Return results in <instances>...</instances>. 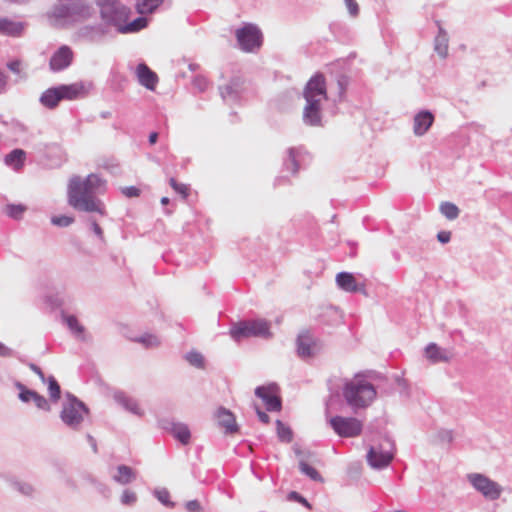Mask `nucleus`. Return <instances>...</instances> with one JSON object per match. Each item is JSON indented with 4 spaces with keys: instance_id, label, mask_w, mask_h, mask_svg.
Masks as SVG:
<instances>
[{
    "instance_id": "nucleus-1",
    "label": "nucleus",
    "mask_w": 512,
    "mask_h": 512,
    "mask_svg": "<svg viewBox=\"0 0 512 512\" xmlns=\"http://www.w3.org/2000/svg\"><path fill=\"white\" fill-rule=\"evenodd\" d=\"M102 184V179L96 174H89L84 180L80 176H73L68 184L69 205L78 211L105 215V206L96 197Z\"/></svg>"
},
{
    "instance_id": "nucleus-2",
    "label": "nucleus",
    "mask_w": 512,
    "mask_h": 512,
    "mask_svg": "<svg viewBox=\"0 0 512 512\" xmlns=\"http://www.w3.org/2000/svg\"><path fill=\"white\" fill-rule=\"evenodd\" d=\"M303 97L306 101L302 115L304 124L311 127L322 126L321 105L324 100H327V88L323 74L316 73L309 79L304 87Z\"/></svg>"
},
{
    "instance_id": "nucleus-3",
    "label": "nucleus",
    "mask_w": 512,
    "mask_h": 512,
    "mask_svg": "<svg viewBox=\"0 0 512 512\" xmlns=\"http://www.w3.org/2000/svg\"><path fill=\"white\" fill-rule=\"evenodd\" d=\"M91 87V83L85 82L60 84L46 89L41 94L39 102L43 107L52 110L59 105L61 100H75L85 97Z\"/></svg>"
},
{
    "instance_id": "nucleus-4",
    "label": "nucleus",
    "mask_w": 512,
    "mask_h": 512,
    "mask_svg": "<svg viewBox=\"0 0 512 512\" xmlns=\"http://www.w3.org/2000/svg\"><path fill=\"white\" fill-rule=\"evenodd\" d=\"M342 393L347 405L354 411L371 405L377 394L373 384L366 380L346 382Z\"/></svg>"
},
{
    "instance_id": "nucleus-5",
    "label": "nucleus",
    "mask_w": 512,
    "mask_h": 512,
    "mask_svg": "<svg viewBox=\"0 0 512 512\" xmlns=\"http://www.w3.org/2000/svg\"><path fill=\"white\" fill-rule=\"evenodd\" d=\"M69 3H58L53 6L51 17L66 22H83L93 17V6L83 0H70Z\"/></svg>"
},
{
    "instance_id": "nucleus-6",
    "label": "nucleus",
    "mask_w": 512,
    "mask_h": 512,
    "mask_svg": "<svg viewBox=\"0 0 512 512\" xmlns=\"http://www.w3.org/2000/svg\"><path fill=\"white\" fill-rule=\"evenodd\" d=\"M95 2L105 26L114 27L119 32L123 22L129 20L131 10L120 0H95Z\"/></svg>"
},
{
    "instance_id": "nucleus-7",
    "label": "nucleus",
    "mask_w": 512,
    "mask_h": 512,
    "mask_svg": "<svg viewBox=\"0 0 512 512\" xmlns=\"http://www.w3.org/2000/svg\"><path fill=\"white\" fill-rule=\"evenodd\" d=\"M66 397L67 400L62 405L60 418L67 427L72 430H78L84 420V416L89 414V409L84 402L73 394L67 393Z\"/></svg>"
},
{
    "instance_id": "nucleus-8",
    "label": "nucleus",
    "mask_w": 512,
    "mask_h": 512,
    "mask_svg": "<svg viewBox=\"0 0 512 512\" xmlns=\"http://www.w3.org/2000/svg\"><path fill=\"white\" fill-rule=\"evenodd\" d=\"M236 39L242 51L252 52L261 46L262 33L256 25L247 23L236 30Z\"/></svg>"
},
{
    "instance_id": "nucleus-9",
    "label": "nucleus",
    "mask_w": 512,
    "mask_h": 512,
    "mask_svg": "<svg viewBox=\"0 0 512 512\" xmlns=\"http://www.w3.org/2000/svg\"><path fill=\"white\" fill-rule=\"evenodd\" d=\"M329 424L338 436L344 438L360 435L363 428L361 421L354 417L334 416L329 419Z\"/></svg>"
},
{
    "instance_id": "nucleus-10",
    "label": "nucleus",
    "mask_w": 512,
    "mask_h": 512,
    "mask_svg": "<svg viewBox=\"0 0 512 512\" xmlns=\"http://www.w3.org/2000/svg\"><path fill=\"white\" fill-rule=\"evenodd\" d=\"M471 485L488 500H497L502 493V487L487 476L479 473L468 475Z\"/></svg>"
},
{
    "instance_id": "nucleus-11",
    "label": "nucleus",
    "mask_w": 512,
    "mask_h": 512,
    "mask_svg": "<svg viewBox=\"0 0 512 512\" xmlns=\"http://www.w3.org/2000/svg\"><path fill=\"white\" fill-rule=\"evenodd\" d=\"M275 389V384H271L269 386H258L255 389V395L262 399L267 410L271 412L280 411L282 407L281 398L274 394Z\"/></svg>"
},
{
    "instance_id": "nucleus-12",
    "label": "nucleus",
    "mask_w": 512,
    "mask_h": 512,
    "mask_svg": "<svg viewBox=\"0 0 512 512\" xmlns=\"http://www.w3.org/2000/svg\"><path fill=\"white\" fill-rule=\"evenodd\" d=\"M72 60V49L67 45H63L53 53L50 58L49 66L54 72L62 71L71 65Z\"/></svg>"
},
{
    "instance_id": "nucleus-13",
    "label": "nucleus",
    "mask_w": 512,
    "mask_h": 512,
    "mask_svg": "<svg viewBox=\"0 0 512 512\" xmlns=\"http://www.w3.org/2000/svg\"><path fill=\"white\" fill-rule=\"evenodd\" d=\"M305 151L302 147H291L287 149L286 156L283 159V168L285 171L296 175L300 169Z\"/></svg>"
},
{
    "instance_id": "nucleus-14",
    "label": "nucleus",
    "mask_w": 512,
    "mask_h": 512,
    "mask_svg": "<svg viewBox=\"0 0 512 512\" xmlns=\"http://www.w3.org/2000/svg\"><path fill=\"white\" fill-rule=\"evenodd\" d=\"M393 459V454L381 448L371 447L367 453V462L374 469L387 467Z\"/></svg>"
},
{
    "instance_id": "nucleus-15",
    "label": "nucleus",
    "mask_w": 512,
    "mask_h": 512,
    "mask_svg": "<svg viewBox=\"0 0 512 512\" xmlns=\"http://www.w3.org/2000/svg\"><path fill=\"white\" fill-rule=\"evenodd\" d=\"M106 33L107 30L105 26L102 24L84 25L80 27L77 31V35L79 38L91 43L100 42L104 38Z\"/></svg>"
},
{
    "instance_id": "nucleus-16",
    "label": "nucleus",
    "mask_w": 512,
    "mask_h": 512,
    "mask_svg": "<svg viewBox=\"0 0 512 512\" xmlns=\"http://www.w3.org/2000/svg\"><path fill=\"white\" fill-rule=\"evenodd\" d=\"M136 76L138 82L150 91H154L158 83L157 74L152 71L145 63H139L136 67Z\"/></svg>"
},
{
    "instance_id": "nucleus-17",
    "label": "nucleus",
    "mask_w": 512,
    "mask_h": 512,
    "mask_svg": "<svg viewBox=\"0 0 512 512\" xmlns=\"http://www.w3.org/2000/svg\"><path fill=\"white\" fill-rule=\"evenodd\" d=\"M434 122V115L429 110H422L414 116L413 132L416 136L427 133Z\"/></svg>"
},
{
    "instance_id": "nucleus-18",
    "label": "nucleus",
    "mask_w": 512,
    "mask_h": 512,
    "mask_svg": "<svg viewBox=\"0 0 512 512\" xmlns=\"http://www.w3.org/2000/svg\"><path fill=\"white\" fill-rule=\"evenodd\" d=\"M295 454L300 457L298 467L302 474L315 482L324 481L321 474L308 463L309 456L311 455L309 451L303 452L299 449H295Z\"/></svg>"
},
{
    "instance_id": "nucleus-19",
    "label": "nucleus",
    "mask_w": 512,
    "mask_h": 512,
    "mask_svg": "<svg viewBox=\"0 0 512 512\" xmlns=\"http://www.w3.org/2000/svg\"><path fill=\"white\" fill-rule=\"evenodd\" d=\"M216 418L218 425L225 429L226 434H234L238 431L235 416L230 410L224 407L218 408Z\"/></svg>"
},
{
    "instance_id": "nucleus-20",
    "label": "nucleus",
    "mask_w": 512,
    "mask_h": 512,
    "mask_svg": "<svg viewBox=\"0 0 512 512\" xmlns=\"http://www.w3.org/2000/svg\"><path fill=\"white\" fill-rule=\"evenodd\" d=\"M297 354L302 359H307L315 354L316 345L308 333H301L296 340Z\"/></svg>"
},
{
    "instance_id": "nucleus-21",
    "label": "nucleus",
    "mask_w": 512,
    "mask_h": 512,
    "mask_svg": "<svg viewBox=\"0 0 512 512\" xmlns=\"http://www.w3.org/2000/svg\"><path fill=\"white\" fill-rule=\"evenodd\" d=\"M219 91L225 102H236L242 91L241 80L239 78H233L228 84L220 86Z\"/></svg>"
},
{
    "instance_id": "nucleus-22",
    "label": "nucleus",
    "mask_w": 512,
    "mask_h": 512,
    "mask_svg": "<svg viewBox=\"0 0 512 512\" xmlns=\"http://www.w3.org/2000/svg\"><path fill=\"white\" fill-rule=\"evenodd\" d=\"M336 283L340 289L346 292H358L363 290V286L359 285L354 275L349 272L338 273Z\"/></svg>"
},
{
    "instance_id": "nucleus-23",
    "label": "nucleus",
    "mask_w": 512,
    "mask_h": 512,
    "mask_svg": "<svg viewBox=\"0 0 512 512\" xmlns=\"http://www.w3.org/2000/svg\"><path fill=\"white\" fill-rule=\"evenodd\" d=\"M115 401L121 405L126 411L136 415L143 416L144 411L140 408L138 401L130 396H127L123 392L116 393L114 395Z\"/></svg>"
},
{
    "instance_id": "nucleus-24",
    "label": "nucleus",
    "mask_w": 512,
    "mask_h": 512,
    "mask_svg": "<svg viewBox=\"0 0 512 512\" xmlns=\"http://www.w3.org/2000/svg\"><path fill=\"white\" fill-rule=\"evenodd\" d=\"M62 321L66 324L67 328L70 330V332L79 340L85 339V328L84 326L78 321L77 317L75 315H70L62 312L61 314Z\"/></svg>"
},
{
    "instance_id": "nucleus-25",
    "label": "nucleus",
    "mask_w": 512,
    "mask_h": 512,
    "mask_svg": "<svg viewBox=\"0 0 512 512\" xmlns=\"http://www.w3.org/2000/svg\"><path fill=\"white\" fill-rule=\"evenodd\" d=\"M249 326L252 337L268 339L272 336L270 332V324L264 319L251 320L249 321Z\"/></svg>"
},
{
    "instance_id": "nucleus-26",
    "label": "nucleus",
    "mask_w": 512,
    "mask_h": 512,
    "mask_svg": "<svg viewBox=\"0 0 512 512\" xmlns=\"http://www.w3.org/2000/svg\"><path fill=\"white\" fill-rule=\"evenodd\" d=\"M425 356L432 363L448 362L447 351L439 347L436 343H429L425 348Z\"/></svg>"
},
{
    "instance_id": "nucleus-27",
    "label": "nucleus",
    "mask_w": 512,
    "mask_h": 512,
    "mask_svg": "<svg viewBox=\"0 0 512 512\" xmlns=\"http://www.w3.org/2000/svg\"><path fill=\"white\" fill-rule=\"evenodd\" d=\"M26 159V152L22 149H14L5 155L4 162L7 166L12 167L15 171H19Z\"/></svg>"
},
{
    "instance_id": "nucleus-28",
    "label": "nucleus",
    "mask_w": 512,
    "mask_h": 512,
    "mask_svg": "<svg viewBox=\"0 0 512 512\" xmlns=\"http://www.w3.org/2000/svg\"><path fill=\"white\" fill-rule=\"evenodd\" d=\"M438 34L434 40V50L441 57L446 58L448 55V34L443 27L438 26Z\"/></svg>"
},
{
    "instance_id": "nucleus-29",
    "label": "nucleus",
    "mask_w": 512,
    "mask_h": 512,
    "mask_svg": "<svg viewBox=\"0 0 512 512\" xmlns=\"http://www.w3.org/2000/svg\"><path fill=\"white\" fill-rule=\"evenodd\" d=\"M249 321H239L234 323L230 328V336L235 341L252 337L250 334Z\"/></svg>"
},
{
    "instance_id": "nucleus-30",
    "label": "nucleus",
    "mask_w": 512,
    "mask_h": 512,
    "mask_svg": "<svg viewBox=\"0 0 512 512\" xmlns=\"http://www.w3.org/2000/svg\"><path fill=\"white\" fill-rule=\"evenodd\" d=\"M135 471L127 465H119L117 467V474L113 476V480L121 485H126L135 480Z\"/></svg>"
},
{
    "instance_id": "nucleus-31",
    "label": "nucleus",
    "mask_w": 512,
    "mask_h": 512,
    "mask_svg": "<svg viewBox=\"0 0 512 512\" xmlns=\"http://www.w3.org/2000/svg\"><path fill=\"white\" fill-rule=\"evenodd\" d=\"M171 434L182 445H188L190 443L191 432H190L188 425L185 423L177 422L173 426V430H172Z\"/></svg>"
},
{
    "instance_id": "nucleus-32",
    "label": "nucleus",
    "mask_w": 512,
    "mask_h": 512,
    "mask_svg": "<svg viewBox=\"0 0 512 512\" xmlns=\"http://www.w3.org/2000/svg\"><path fill=\"white\" fill-rule=\"evenodd\" d=\"M148 25V20L145 17H137L131 22H123L121 28L119 29V33L121 34H129L136 33L144 29Z\"/></svg>"
},
{
    "instance_id": "nucleus-33",
    "label": "nucleus",
    "mask_w": 512,
    "mask_h": 512,
    "mask_svg": "<svg viewBox=\"0 0 512 512\" xmlns=\"http://www.w3.org/2000/svg\"><path fill=\"white\" fill-rule=\"evenodd\" d=\"M23 26L21 23L10 21L6 18H0V33L18 36L21 34Z\"/></svg>"
},
{
    "instance_id": "nucleus-34",
    "label": "nucleus",
    "mask_w": 512,
    "mask_h": 512,
    "mask_svg": "<svg viewBox=\"0 0 512 512\" xmlns=\"http://www.w3.org/2000/svg\"><path fill=\"white\" fill-rule=\"evenodd\" d=\"M163 0H138L136 8L139 14H149L154 12L161 4Z\"/></svg>"
},
{
    "instance_id": "nucleus-35",
    "label": "nucleus",
    "mask_w": 512,
    "mask_h": 512,
    "mask_svg": "<svg viewBox=\"0 0 512 512\" xmlns=\"http://www.w3.org/2000/svg\"><path fill=\"white\" fill-rule=\"evenodd\" d=\"M50 400L57 402L61 397V387L54 376L46 378Z\"/></svg>"
},
{
    "instance_id": "nucleus-36",
    "label": "nucleus",
    "mask_w": 512,
    "mask_h": 512,
    "mask_svg": "<svg viewBox=\"0 0 512 512\" xmlns=\"http://www.w3.org/2000/svg\"><path fill=\"white\" fill-rule=\"evenodd\" d=\"M439 210L448 220H455L460 214L459 208L454 203L447 201L440 204Z\"/></svg>"
},
{
    "instance_id": "nucleus-37",
    "label": "nucleus",
    "mask_w": 512,
    "mask_h": 512,
    "mask_svg": "<svg viewBox=\"0 0 512 512\" xmlns=\"http://www.w3.org/2000/svg\"><path fill=\"white\" fill-rule=\"evenodd\" d=\"M26 210L27 207L23 204H7L5 207L6 215L14 220L22 219Z\"/></svg>"
},
{
    "instance_id": "nucleus-38",
    "label": "nucleus",
    "mask_w": 512,
    "mask_h": 512,
    "mask_svg": "<svg viewBox=\"0 0 512 512\" xmlns=\"http://www.w3.org/2000/svg\"><path fill=\"white\" fill-rule=\"evenodd\" d=\"M277 436L280 441L289 443L293 439V433L290 427L286 426L281 420L276 421Z\"/></svg>"
},
{
    "instance_id": "nucleus-39",
    "label": "nucleus",
    "mask_w": 512,
    "mask_h": 512,
    "mask_svg": "<svg viewBox=\"0 0 512 512\" xmlns=\"http://www.w3.org/2000/svg\"><path fill=\"white\" fill-rule=\"evenodd\" d=\"M15 387L19 390V399L24 403L33 401L36 395V391L28 389L24 384L19 381L15 382Z\"/></svg>"
},
{
    "instance_id": "nucleus-40",
    "label": "nucleus",
    "mask_w": 512,
    "mask_h": 512,
    "mask_svg": "<svg viewBox=\"0 0 512 512\" xmlns=\"http://www.w3.org/2000/svg\"><path fill=\"white\" fill-rule=\"evenodd\" d=\"M134 341L140 343L145 348H154L160 345L158 337L148 333L135 338Z\"/></svg>"
},
{
    "instance_id": "nucleus-41",
    "label": "nucleus",
    "mask_w": 512,
    "mask_h": 512,
    "mask_svg": "<svg viewBox=\"0 0 512 512\" xmlns=\"http://www.w3.org/2000/svg\"><path fill=\"white\" fill-rule=\"evenodd\" d=\"M154 496L164 506L173 508L175 503L170 500V493L166 488H157L153 491Z\"/></svg>"
},
{
    "instance_id": "nucleus-42",
    "label": "nucleus",
    "mask_w": 512,
    "mask_h": 512,
    "mask_svg": "<svg viewBox=\"0 0 512 512\" xmlns=\"http://www.w3.org/2000/svg\"><path fill=\"white\" fill-rule=\"evenodd\" d=\"M185 359L189 362L190 365L202 369L204 368V357L201 353L197 351H190L185 355Z\"/></svg>"
},
{
    "instance_id": "nucleus-43",
    "label": "nucleus",
    "mask_w": 512,
    "mask_h": 512,
    "mask_svg": "<svg viewBox=\"0 0 512 512\" xmlns=\"http://www.w3.org/2000/svg\"><path fill=\"white\" fill-rule=\"evenodd\" d=\"M349 81H350L349 77L345 74H340L337 76L336 82H337V88H338L339 101L343 100L346 90H347V87L349 85Z\"/></svg>"
},
{
    "instance_id": "nucleus-44",
    "label": "nucleus",
    "mask_w": 512,
    "mask_h": 512,
    "mask_svg": "<svg viewBox=\"0 0 512 512\" xmlns=\"http://www.w3.org/2000/svg\"><path fill=\"white\" fill-rule=\"evenodd\" d=\"M169 184L171 188L178 194H180L184 199H186L189 195V187L186 184L178 183L174 177L169 179Z\"/></svg>"
},
{
    "instance_id": "nucleus-45",
    "label": "nucleus",
    "mask_w": 512,
    "mask_h": 512,
    "mask_svg": "<svg viewBox=\"0 0 512 512\" xmlns=\"http://www.w3.org/2000/svg\"><path fill=\"white\" fill-rule=\"evenodd\" d=\"M87 223L89 224L90 226V229L93 231V233L95 234V236L99 239V241L103 244H105V237H104V232L102 230V228L100 227V225L97 223V221L92 217H88L87 218Z\"/></svg>"
},
{
    "instance_id": "nucleus-46",
    "label": "nucleus",
    "mask_w": 512,
    "mask_h": 512,
    "mask_svg": "<svg viewBox=\"0 0 512 512\" xmlns=\"http://www.w3.org/2000/svg\"><path fill=\"white\" fill-rule=\"evenodd\" d=\"M14 488L25 496H33L35 493V488L28 482H15Z\"/></svg>"
},
{
    "instance_id": "nucleus-47",
    "label": "nucleus",
    "mask_w": 512,
    "mask_h": 512,
    "mask_svg": "<svg viewBox=\"0 0 512 512\" xmlns=\"http://www.w3.org/2000/svg\"><path fill=\"white\" fill-rule=\"evenodd\" d=\"M74 222L73 217L60 215V216H53L51 218V223L58 227H68Z\"/></svg>"
},
{
    "instance_id": "nucleus-48",
    "label": "nucleus",
    "mask_w": 512,
    "mask_h": 512,
    "mask_svg": "<svg viewBox=\"0 0 512 512\" xmlns=\"http://www.w3.org/2000/svg\"><path fill=\"white\" fill-rule=\"evenodd\" d=\"M137 501V495L135 492L130 490H124L121 496V503L123 505L131 506Z\"/></svg>"
},
{
    "instance_id": "nucleus-49",
    "label": "nucleus",
    "mask_w": 512,
    "mask_h": 512,
    "mask_svg": "<svg viewBox=\"0 0 512 512\" xmlns=\"http://www.w3.org/2000/svg\"><path fill=\"white\" fill-rule=\"evenodd\" d=\"M33 402L35 403L36 407L41 410H44V411L51 410V406H50L48 400L44 396L40 395L38 392H36Z\"/></svg>"
},
{
    "instance_id": "nucleus-50",
    "label": "nucleus",
    "mask_w": 512,
    "mask_h": 512,
    "mask_svg": "<svg viewBox=\"0 0 512 512\" xmlns=\"http://www.w3.org/2000/svg\"><path fill=\"white\" fill-rule=\"evenodd\" d=\"M192 83L199 92H204L208 87V80L201 75L195 76Z\"/></svg>"
},
{
    "instance_id": "nucleus-51",
    "label": "nucleus",
    "mask_w": 512,
    "mask_h": 512,
    "mask_svg": "<svg viewBox=\"0 0 512 512\" xmlns=\"http://www.w3.org/2000/svg\"><path fill=\"white\" fill-rule=\"evenodd\" d=\"M349 14L356 17L359 14V6L355 0H344Z\"/></svg>"
},
{
    "instance_id": "nucleus-52",
    "label": "nucleus",
    "mask_w": 512,
    "mask_h": 512,
    "mask_svg": "<svg viewBox=\"0 0 512 512\" xmlns=\"http://www.w3.org/2000/svg\"><path fill=\"white\" fill-rule=\"evenodd\" d=\"M177 422L171 420V419H168V418H162V419H159L158 420V425L161 429L163 430H166L168 432H172L173 430V426L176 424Z\"/></svg>"
},
{
    "instance_id": "nucleus-53",
    "label": "nucleus",
    "mask_w": 512,
    "mask_h": 512,
    "mask_svg": "<svg viewBox=\"0 0 512 512\" xmlns=\"http://www.w3.org/2000/svg\"><path fill=\"white\" fill-rule=\"evenodd\" d=\"M185 508L188 512H203V508L198 500L186 502Z\"/></svg>"
},
{
    "instance_id": "nucleus-54",
    "label": "nucleus",
    "mask_w": 512,
    "mask_h": 512,
    "mask_svg": "<svg viewBox=\"0 0 512 512\" xmlns=\"http://www.w3.org/2000/svg\"><path fill=\"white\" fill-rule=\"evenodd\" d=\"M289 498H290V499H293V500H295V501H297V502H299V503H301V504H302V505H304L305 507H308V508H310V507H311V506H310V504H309V502L307 501V499H306V498H304L301 494H299V493H298V492H296V491H292V492H290V494H289Z\"/></svg>"
},
{
    "instance_id": "nucleus-55",
    "label": "nucleus",
    "mask_w": 512,
    "mask_h": 512,
    "mask_svg": "<svg viewBox=\"0 0 512 512\" xmlns=\"http://www.w3.org/2000/svg\"><path fill=\"white\" fill-rule=\"evenodd\" d=\"M7 68L13 72L14 74L20 75L21 73V61L20 60H12L7 63Z\"/></svg>"
},
{
    "instance_id": "nucleus-56",
    "label": "nucleus",
    "mask_w": 512,
    "mask_h": 512,
    "mask_svg": "<svg viewBox=\"0 0 512 512\" xmlns=\"http://www.w3.org/2000/svg\"><path fill=\"white\" fill-rule=\"evenodd\" d=\"M122 193H123L125 196H127V197H129V198H132V197H137V196H139V194H140V190H139L137 187H135V186H128V187H124V188L122 189Z\"/></svg>"
},
{
    "instance_id": "nucleus-57",
    "label": "nucleus",
    "mask_w": 512,
    "mask_h": 512,
    "mask_svg": "<svg viewBox=\"0 0 512 512\" xmlns=\"http://www.w3.org/2000/svg\"><path fill=\"white\" fill-rule=\"evenodd\" d=\"M438 437H439L440 441L446 442V443H451L453 440V434H452L451 430H440L438 432Z\"/></svg>"
},
{
    "instance_id": "nucleus-58",
    "label": "nucleus",
    "mask_w": 512,
    "mask_h": 512,
    "mask_svg": "<svg viewBox=\"0 0 512 512\" xmlns=\"http://www.w3.org/2000/svg\"><path fill=\"white\" fill-rule=\"evenodd\" d=\"M29 368L35 373L38 375V377L40 378V380L45 383L46 382V376L45 374L43 373V371L41 370V368L39 366H37L36 364L34 363H29L28 364Z\"/></svg>"
},
{
    "instance_id": "nucleus-59",
    "label": "nucleus",
    "mask_w": 512,
    "mask_h": 512,
    "mask_svg": "<svg viewBox=\"0 0 512 512\" xmlns=\"http://www.w3.org/2000/svg\"><path fill=\"white\" fill-rule=\"evenodd\" d=\"M437 239L440 243L442 244H446L450 241L451 239V232L449 231H440L438 232L437 234Z\"/></svg>"
},
{
    "instance_id": "nucleus-60",
    "label": "nucleus",
    "mask_w": 512,
    "mask_h": 512,
    "mask_svg": "<svg viewBox=\"0 0 512 512\" xmlns=\"http://www.w3.org/2000/svg\"><path fill=\"white\" fill-rule=\"evenodd\" d=\"M14 355V351L7 347L6 345H4L3 343L0 342V356L2 357H12Z\"/></svg>"
},
{
    "instance_id": "nucleus-61",
    "label": "nucleus",
    "mask_w": 512,
    "mask_h": 512,
    "mask_svg": "<svg viewBox=\"0 0 512 512\" xmlns=\"http://www.w3.org/2000/svg\"><path fill=\"white\" fill-rule=\"evenodd\" d=\"M256 413H257L259 420L262 423H264V424L269 423L270 417L264 411H262L259 407H256Z\"/></svg>"
},
{
    "instance_id": "nucleus-62",
    "label": "nucleus",
    "mask_w": 512,
    "mask_h": 512,
    "mask_svg": "<svg viewBox=\"0 0 512 512\" xmlns=\"http://www.w3.org/2000/svg\"><path fill=\"white\" fill-rule=\"evenodd\" d=\"M86 439H87L88 443L90 444L93 452L94 453H98V447H97L96 439L91 434H87L86 435Z\"/></svg>"
},
{
    "instance_id": "nucleus-63",
    "label": "nucleus",
    "mask_w": 512,
    "mask_h": 512,
    "mask_svg": "<svg viewBox=\"0 0 512 512\" xmlns=\"http://www.w3.org/2000/svg\"><path fill=\"white\" fill-rule=\"evenodd\" d=\"M63 480H64V483H65L68 487H71V488H73V489H75V488H76V484H75L74 480H73L71 477L64 475Z\"/></svg>"
},
{
    "instance_id": "nucleus-64",
    "label": "nucleus",
    "mask_w": 512,
    "mask_h": 512,
    "mask_svg": "<svg viewBox=\"0 0 512 512\" xmlns=\"http://www.w3.org/2000/svg\"><path fill=\"white\" fill-rule=\"evenodd\" d=\"M7 84V77L5 74L0 70V92L4 90L5 86Z\"/></svg>"
}]
</instances>
